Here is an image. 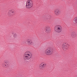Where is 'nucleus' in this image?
<instances>
[{
  "label": "nucleus",
  "instance_id": "6e6552de",
  "mask_svg": "<svg viewBox=\"0 0 77 77\" xmlns=\"http://www.w3.org/2000/svg\"><path fill=\"white\" fill-rule=\"evenodd\" d=\"M26 42H27V45L29 46L32 45L33 43L32 40L30 39H27L26 40Z\"/></svg>",
  "mask_w": 77,
  "mask_h": 77
},
{
  "label": "nucleus",
  "instance_id": "f8f14e48",
  "mask_svg": "<svg viewBox=\"0 0 77 77\" xmlns=\"http://www.w3.org/2000/svg\"><path fill=\"white\" fill-rule=\"evenodd\" d=\"M17 37V34L16 33H15L13 34V39H16Z\"/></svg>",
  "mask_w": 77,
  "mask_h": 77
},
{
  "label": "nucleus",
  "instance_id": "f03ea898",
  "mask_svg": "<svg viewBox=\"0 0 77 77\" xmlns=\"http://www.w3.org/2000/svg\"><path fill=\"white\" fill-rule=\"evenodd\" d=\"M33 6V1L31 0H28L26 2V8L27 9H30Z\"/></svg>",
  "mask_w": 77,
  "mask_h": 77
},
{
  "label": "nucleus",
  "instance_id": "20e7f679",
  "mask_svg": "<svg viewBox=\"0 0 77 77\" xmlns=\"http://www.w3.org/2000/svg\"><path fill=\"white\" fill-rule=\"evenodd\" d=\"M69 44L67 43H64L62 45V48L64 50H66L69 48Z\"/></svg>",
  "mask_w": 77,
  "mask_h": 77
},
{
  "label": "nucleus",
  "instance_id": "7ed1b4c3",
  "mask_svg": "<svg viewBox=\"0 0 77 77\" xmlns=\"http://www.w3.org/2000/svg\"><path fill=\"white\" fill-rule=\"evenodd\" d=\"M62 27L60 25H57L55 27L54 31L57 33H60L62 32Z\"/></svg>",
  "mask_w": 77,
  "mask_h": 77
},
{
  "label": "nucleus",
  "instance_id": "0eeeda50",
  "mask_svg": "<svg viewBox=\"0 0 77 77\" xmlns=\"http://www.w3.org/2000/svg\"><path fill=\"white\" fill-rule=\"evenodd\" d=\"M45 32L47 34L50 33L51 32V29L50 27L48 26H46L45 27Z\"/></svg>",
  "mask_w": 77,
  "mask_h": 77
},
{
  "label": "nucleus",
  "instance_id": "4468645a",
  "mask_svg": "<svg viewBox=\"0 0 77 77\" xmlns=\"http://www.w3.org/2000/svg\"><path fill=\"white\" fill-rule=\"evenodd\" d=\"M75 33L74 32H73L72 33V37H74V36H75Z\"/></svg>",
  "mask_w": 77,
  "mask_h": 77
},
{
  "label": "nucleus",
  "instance_id": "1a4fd4ad",
  "mask_svg": "<svg viewBox=\"0 0 77 77\" xmlns=\"http://www.w3.org/2000/svg\"><path fill=\"white\" fill-rule=\"evenodd\" d=\"M54 13L56 15H59L60 14L61 12L59 10L56 9L54 10Z\"/></svg>",
  "mask_w": 77,
  "mask_h": 77
},
{
  "label": "nucleus",
  "instance_id": "423d86ee",
  "mask_svg": "<svg viewBox=\"0 0 77 77\" xmlns=\"http://www.w3.org/2000/svg\"><path fill=\"white\" fill-rule=\"evenodd\" d=\"M15 15V12L12 10H9L8 13V15L9 17H11Z\"/></svg>",
  "mask_w": 77,
  "mask_h": 77
},
{
  "label": "nucleus",
  "instance_id": "f257e3e1",
  "mask_svg": "<svg viewBox=\"0 0 77 77\" xmlns=\"http://www.w3.org/2000/svg\"><path fill=\"white\" fill-rule=\"evenodd\" d=\"M32 57V54L30 52L27 51L24 53L23 55V59L24 60H27L31 59Z\"/></svg>",
  "mask_w": 77,
  "mask_h": 77
},
{
  "label": "nucleus",
  "instance_id": "ddd939ff",
  "mask_svg": "<svg viewBox=\"0 0 77 77\" xmlns=\"http://www.w3.org/2000/svg\"><path fill=\"white\" fill-rule=\"evenodd\" d=\"M74 23H77V17H75L73 20Z\"/></svg>",
  "mask_w": 77,
  "mask_h": 77
},
{
  "label": "nucleus",
  "instance_id": "9d476101",
  "mask_svg": "<svg viewBox=\"0 0 77 77\" xmlns=\"http://www.w3.org/2000/svg\"><path fill=\"white\" fill-rule=\"evenodd\" d=\"M49 49H47L45 51V53L46 55H48V53L49 52Z\"/></svg>",
  "mask_w": 77,
  "mask_h": 77
},
{
  "label": "nucleus",
  "instance_id": "9b49d317",
  "mask_svg": "<svg viewBox=\"0 0 77 77\" xmlns=\"http://www.w3.org/2000/svg\"><path fill=\"white\" fill-rule=\"evenodd\" d=\"M53 49H49V53L48 54V55H51V54H52L53 53Z\"/></svg>",
  "mask_w": 77,
  "mask_h": 77
},
{
  "label": "nucleus",
  "instance_id": "2eb2a0df",
  "mask_svg": "<svg viewBox=\"0 0 77 77\" xmlns=\"http://www.w3.org/2000/svg\"><path fill=\"white\" fill-rule=\"evenodd\" d=\"M5 67H6L7 68H8V67H9V64L8 63H7L6 64H5Z\"/></svg>",
  "mask_w": 77,
  "mask_h": 77
},
{
  "label": "nucleus",
  "instance_id": "dca6fc26",
  "mask_svg": "<svg viewBox=\"0 0 77 77\" xmlns=\"http://www.w3.org/2000/svg\"><path fill=\"white\" fill-rule=\"evenodd\" d=\"M4 63H6V64H7V63H8V62L6 61H4Z\"/></svg>",
  "mask_w": 77,
  "mask_h": 77
},
{
  "label": "nucleus",
  "instance_id": "39448f33",
  "mask_svg": "<svg viewBox=\"0 0 77 77\" xmlns=\"http://www.w3.org/2000/svg\"><path fill=\"white\" fill-rule=\"evenodd\" d=\"M46 63L45 62L41 63L39 65V68L40 69H44L46 67Z\"/></svg>",
  "mask_w": 77,
  "mask_h": 77
}]
</instances>
